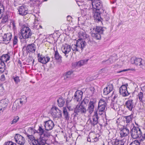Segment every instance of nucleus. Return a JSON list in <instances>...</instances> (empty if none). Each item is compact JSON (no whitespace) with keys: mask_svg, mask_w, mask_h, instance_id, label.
Listing matches in <instances>:
<instances>
[{"mask_svg":"<svg viewBox=\"0 0 145 145\" xmlns=\"http://www.w3.org/2000/svg\"><path fill=\"white\" fill-rule=\"evenodd\" d=\"M87 42L81 39H78L76 41V44L72 45L71 49L73 51L82 52L87 45Z\"/></svg>","mask_w":145,"mask_h":145,"instance_id":"5","label":"nucleus"},{"mask_svg":"<svg viewBox=\"0 0 145 145\" xmlns=\"http://www.w3.org/2000/svg\"><path fill=\"white\" fill-rule=\"evenodd\" d=\"M4 10L3 5L0 4V19L2 17V13L4 11Z\"/></svg>","mask_w":145,"mask_h":145,"instance_id":"39","label":"nucleus"},{"mask_svg":"<svg viewBox=\"0 0 145 145\" xmlns=\"http://www.w3.org/2000/svg\"><path fill=\"white\" fill-rule=\"evenodd\" d=\"M71 49V47L68 44H65L62 46L61 50L65 54L66 57H68L67 54L70 52Z\"/></svg>","mask_w":145,"mask_h":145,"instance_id":"17","label":"nucleus"},{"mask_svg":"<svg viewBox=\"0 0 145 145\" xmlns=\"http://www.w3.org/2000/svg\"><path fill=\"white\" fill-rule=\"evenodd\" d=\"M14 138L16 143L20 145H24L25 143L24 138L19 134H16L14 137Z\"/></svg>","mask_w":145,"mask_h":145,"instance_id":"16","label":"nucleus"},{"mask_svg":"<svg viewBox=\"0 0 145 145\" xmlns=\"http://www.w3.org/2000/svg\"><path fill=\"white\" fill-rule=\"evenodd\" d=\"M5 65L4 62L0 61V72L3 73L5 69Z\"/></svg>","mask_w":145,"mask_h":145,"instance_id":"34","label":"nucleus"},{"mask_svg":"<svg viewBox=\"0 0 145 145\" xmlns=\"http://www.w3.org/2000/svg\"><path fill=\"white\" fill-rule=\"evenodd\" d=\"M36 131L33 128L30 127L28 128L27 131V133H29L30 135H32L33 134H34L35 133Z\"/></svg>","mask_w":145,"mask_h":145,"instance_id":"36","label":"nucleus"},{"mask_svg":"<svg viewBox=\"0 0 145 145\" xmlns=\"http://www.w3.org/2000/svg\"><path fill=\"white\" fill-rule=\"evenodd\" d=\"M15 82V83L16 84H18L20 82V80L19 77L18 76H16L15 77H14L13 78Z\"/></svg>","mask_w":145,"mask_h":145,"instance_id":"46","label":"nucleus"},{"mask_svg":"<svg viewBox=\"0 0 145 145\" xmlns=\"http://www.w3.org/2000/svg\"><path fill=\"white\" fill-rule=\"evenodd\" d=\"M10 58V56L8 54H3L0 57V61L1 62H7L9 60Z\"/></svg>","mask_w":145,"mask_h":145,"instance_id":"24","label":"nucleus"},{"mask_svg":"<svg viewBox=\"0 0 145 145\" xmlns=\"http://www.w3.org/2000/svg\"><path fill=\"white\" fill-rule=\"evenodd\" d=\"M129 145H140V143L138 140H136L131 142Z\"/></svg>","mask_w":145,"mask_h":145,"instance_id":"42","label":"nucleus"},{"mask_svg":"<svg viewBox=\"0 0 145 145\" xmlns=\"http://www.w3.org/2000/svg\"><path fill=\"white\" fill-rule=\"evenodd\" d=\"M51 114L55 117L59 118L62 116L61 110L56 107L52 108Z\"/></svg>","mask_w":145,"mask_h":145,"instance_id":"15","label":"nucleus"},{"mask_svg":"<svg viewBox=\"0 0 145 145\" xmlns=\"http://www.w3.org/2000/svg\"><path fill=\"white\" fill-rule=\"evenodd\" d=\"M12 36L10 33L5 34L3 37V41L5 42V44H7L9 43V41L11 40Z\"/></svg>","mask_w":145,"mask_h":145,"instance_id":"22","label":"nucleus"},{"mask_svg":"<svg viewBox=\"0 0 145 145\" xmlns=\"http://www.w3.org/2000/svg\"><path fill=\"white\" fill-rule=\"evenodd\" d=\"M16 103H14L12 107V110L14 111L16 110L18 108L17 106H16Z\"/></svg>","mask_w":145,"mask_h":145,"instance_id":"52","label":"nucleus"},{"mask_svg":"<svg viewBox=\"0 0 145 145\" xmlns=\"http://www.w3.org/2000/svg\"><path fill=\"white\" fill-rule=\"evenodd\" d=\"M16 100L18 101V102L19 103L20 106H21L23 104L27 102V98L25 97L24 96Z\"/></svg>","mask_w":145,"mask_h":145,"instance_id":"26","label":"nucleus"},{"mask_svg":"<svg viewBox=\"0 0 145 145\" xmlns=\"http://www.w3.org/2000/svg\"><path fill=\"white\" fill-rule=\"evenodd\" d=\"M63 116L65 119L67 120H69V114L68 112L67 108L65 107H63Z\"/></svg>","mask_w":145,"mask_h":145,"instance_id":"25","label":"nucleus"},{"mask_svg":"<svg viewBox=\"0 0 145 145\" xmlns=\"http://www.w3.org/2000/svg\"><path fill=\"white\" fill-rule=\"evenodd\" d=\"M18 63L19 64H22V62L20 61L19 60L18 61Z\"/></svg>","mask_w":145,"mask_h":145,"instance_id":"62","label":"nucleus"},{"mask_svg":"<svg viewBox=\"0 0 145 145\" xmlns=\"http://www.w3.org/2000/svg\"><path fill=\"white\" fill-rule=\"evenodd\" d=\"M114 57H111L109 59L107 60H104L102 61V63H103L105 62H106L107 64H109L112 63L113 62V60Z\"/></svg>","mask_w":145,"mask_h":145,"instance_id":"37","label":"nucleus"},{"mask_svg":"<svg viewBox=\"0 0 145 145\" xmlns=\"http://www.w3.org/2000/svg\"><path fill=\"white\" fill-rule=\"evenodd\" d=\"M125 105L126 108L130 111H132L135 107L133 100L132 99L128 100L125 103Z\"/></svg>","mask_w":145,"mask_h":145,"instance_id":"18","label":"nucleus"},{"mask_svg":"<svg viewBox=\"0 0 145 145\" xmlns=\"http://www.w3.org/2000/svg\"><path fill=\"white\" fill-rule=\"evenodd\" d=\"M44 123L45 129V130H44L48 133V131L52 130L54 126V122L51 120L44 121Z\"/></svg>","mask_w":145,"mask_h":145,"instance_id":"11","label":"nucleus"},{"mask_svg":"<svg viewBox=\"0 0 145 145\" xmlns=\"http://www.w3.org/2000/svg\"><path fill=\"white\" fill-rule=\"evenodd\" d=\"M58 105L60 107H62L64 105L65 101L64 99L61 97L57 100Z\"/></svg>","mask_w":145,"mask_h":145,"instance_id":"28","label":"nucleus"},{"mask_svg":"<svg viewBox=\"0 0 145 145\" xmlns=\"http://www.w3.org/2000/svg\"><path fill=\"white\" fill-rule=\"evenodd\" d=\"M54 57L55 59L56 60H58L59 61H61L62 57L59 54L57 51V50H54Z\"/></svg>","mask_w":145,"mask_h":145,"instance_id":"27","label":"nucleus"},{"mask_svg":"<svg viewBox=\"0 0 145 145\" xmlns=\"http://www.w3.org/2000/svg\"><path fill=\"white\" fill-rule=\"evenodd\" d=\"M87 111L86 109L82 105H77L74 110V116H76L80 114L86 113Z\"/></svg>","mask_w":145,"mask_h":145,"instance_id":"9","label":"nucleus"},{"mask_svg":"<svg viewBox=\"0 0 145 145\" xmlns=\"http://www.w3.org/2000/svg\"><path fill=\"white\" fill-rule=\"evenodd\" d=\"M104 30L101 27L96 26L93 29L91 36L94 39L97 40H99L101 38V35H102Z\"/></svg>","mask_w":145,"mask_h":145,"instance_id":"6","label":"nucleus"},{"mask_svg":"<svg viewBox=\"0 0 145 145\" xmlns=\"http://www.w3.org/2000/svg\"><path fill=\"white\" fill-rule=\"evenodd\" d=\"M19 14L22 16H24L28 13V10L27 8L25 6H21L18 8Z\"/></svg>","mask_w":145,"mask_h":145,"instance_id":"20","label":"nucleus"},{"mask_svg":"<svg viewBox=\"0 0 145 145\" xmlns=\"http://www.w3.org/2000/svg\"><path fill=\"white\" fill-rule=\"evenodd\" d=\"M4 91V88L3 85L2 84H0V95L2 94Z\"/></svg>","mask_w":145,"mask_h":145,"instance_id":"45","label":"nucleus"},{"mask_svg":"<svg viewBox=\"0 0 145 145\" xmlns=\"http://www.w3.org/2000/svg\"><path fill=\"white\" fill-rule=\"evenodd\" d=\"M127 70V69H123L122 71H120L118 72V73H120L122 72L125 71Z\"/></svg>","mask_w":145,"mask_h":145,"instance_id":"57","label":"nucleus"},{"mask_svg":"<svg viewBox=\"0 0 145 145\" xmlns=\"http://www.w3.org/2000/svg\"><path fill=\"white\" fill-rule=\"evenodd\" d=\"M43 55H41L40 53L38 54L37 55V57H38V59H40V58L42 57Z\"/></svg>","mask_w":145,"mask_h":145,"instance_id":"56","label":"nucleus"},{"mask_svg":"<svg viewBox=\"0 0 145 145\" xmlns=\"http://www.w3.org/2000/svg\"><path fill=\"white\" fill-rule=\"evenodd\" d=\"M79 36L80 39L86 41L89 45L92 46L94 42L89 37V35L84 31H80L79 33Z\"/></svg>","mask_w":145,"mask_h":145,"instance_id":"7","label":"nucleus"},{"mask_svg":"<svg viewBox=\"0 0 145 145\" xmlns=\"http://www.w3.org/2000/svg\"><path fill=\"white\" fill-rule=\"evenodd\" d=\"M113 89V86L112 84L109 85L108 87L105 88L103 90V93L105 95L108 94Z\"/></svg>","mask_w":145,"mask_h":145,"instance_id":"23","label":"nucleus"},{"mask_svg":"<svg viewBox=\"0 0 145 145\" xmlns=\"http://www.w3.org/2000/svg\"><path fill=\"white\" fill-rule=\"evenodd\" d=\"M36 49L35 45L34 44L32 43L28 44L27 46H24L23 47L22 51L24 52L26 50V53L27 54L30 52L34 53L36 50Z\"/></svg>","mask_w":145,"mask_h":145,"instance_id":"13","label":"nucleus"},{"mask_svg":"<svg viewBox=\"0 0 145 145\" xmlns=\"http://www.w3.org/2000/svg\"><path fill=\"white\" fill-rule=\"evenodd\" d=\"M95 89L94 87H91L90 88V91H91V93H93Z\"/></svg>","mask_w":145,"mask_h":145,"instance_id":"54","label":"nucleus"},{"mask_svg":"<svg viewBox=\"0 0 145 145\" xmlns=\"http://www.w3.org/2000/svg\"><path fill=\"white\" fill-rule=\"evenodd\" d=\"M98 138L97 137H95V138H94V141L95 142H96L97 141H98Z\"/></svg>","mask_w":145,"mask_h":145,"instance_id":"58","label":"nucleus"},{"mask_svg":"<svg viewBox=\"0 0 145 145\" xmlns=\"http://www.w3.org/2000/svg\"><path fill=\"white\" fill-rule=\"evenodd\" d=\"M121 95L123 97H126L128 96L129 93L128 92L127 90H126L125 91L121 92L120 93Z\"/></svg>","mask_w":145,"mask_h":145,"instance_id":"41","label":"nucleus"},{"mask_svg":"<svg viewBox=\"0 0 145 145\" xmlns=\"http://www.w3.org/2000/svg\"><path fill=\"white\" fill-rule=\"evenodd\" d=\"M141 89L143 91H145V86L141 88Z\"/></svg>","mask_w":145,"mask_h":145,"instance_id":"59","label":"nucleus"},{"mask_svg":"<svg viewBox=\"0 0 145 145\" xmlns=\"http://www.w3.org/2000/svg\"><path fill=\"white\" fill-rule=\"evenodd\" d=\"M133 115L132 114L129 116H124V118H125V120L126 123H128L131 122L133 120Z\"/></svg>","mask_w":145,"mask_h":145,"instance_id":"29","label":"nucleus"},{"mask_svg":"<svg viewBox=\"0 0 145 145\" xmlns=\"http://www.w3.org/2000/svg\"><path fill=\"white\" fill-rule=\"evenodd\" d=\"M127 125L126 126H124L123 128L120 130V137L121 138L127 136L129 134V131L127 127Z\"/></svg>","mask_w":145,"mask_h":145,"instance_id":"19","label":"nucleus"},{"mask_svg":"<svg viewBox=\"0 0 145 145\" xmlns=\"http://www.w3.org/2000/svg\"><path fill=\"white\" fill-rule=\"evenodd\" d=\"M8 103V100L6 99L0 101V115L6 109Z\"/></svg>","mask_w":145,"mask_h":145,"instance_id":"14","label":"nucleus"},{"mask_svg":"<svg viewBox=\"0 0 145 145\" xmlns=\"http://www.w3.org/2000/svg\"><path fill=\"white\" fill-rule=\"evenodd\" d=\"M128 84L127 83L122 85L120 88V93L125 91L126 90H127V86Z\"/></svg>","mask_w":145,"mask_h":145,"instance_id":"33","label":"nucleus"},{"mask_svg":"<svg viewBox=\"0 0 145 145\" xmlns=\"http://www.w3.org/2000/svg\"><path fill=\"white\" fill-rule=\"evenodd\" d=\"M131 136L133 139L139 138L140 141L144 140L145 135H142L141 129L138 127L134 126L130 131Z\"/></svg>","mask_w":145,"mask_h":145,"instance_id":"4","label":"nucleus"},{"mask_svg":"<svg viewBox=\"0 0 145 145\" xmlns=\"http://www.w3.org/2000/svg\"><path fill=\"white\" fill-rule=\"evenodd\" d=\"M4 145H16V143H14L12 141H9L7 142H5Z\"/></svg>","mask_w":145,"mask_h":145,"instance_id":"48","label":"nucleus"},{"mask_svg":"<svg viewBox=\"0 0 145 145\" xmlns=\"http://www.w3.org/2000/svg\"><path fill=\"white\" fill-rule=\"evenodd\" d=\"M1 77H2V79H3V80H4L5 79V78H3H3H5V76L3 74L1 75Z\"/></svg>","mask_w":145,"mask_h":145,"instance_id":"60","label":"nucleus"},{"mask_svg":"<svg viewBox=\"0 0 145 145\" xmlns=\"http://www.w3.org/2000/svg\"><path fill=\"white\" fill-rule=\"evenodd\" d=\"M40 135L39 138H35L32 135L26 133V138L32 145H45L46 141L50 135V133L44 130L42 126H39L37 131Z\"/></svg>","mask_w":145,"mask_h":145,"instance_id":"1","label":"nucleus"},{"mask_svg":"<svg viewBox=\"0 0 145 145\" xmlns=\"http://www.w3.org/2000/svg\"><path fill=\"white\" fill-rule=\"evenodd\" d=\"M117 97V95L116 96V95H115L114 97H113V99H114V100H115V98Z\"/></svg>","mask_w":145,"mask_h":145,"instance_id":"64","label":"nucleus"},{"mask_svg":"<svg viewBox=\"0 0 145 145\" xmlns=\"http://www.w3.org/2000/svg\"><path fill=\"white\" fill-rule=\"evenodd\" d=\"M18 101H17V100H16L14 103H16V106H17L18 107V108H19V107L20 106L19 103H18Z\"/></svg>","mask_w":145,"mask_h":145,"instance_id":"55","label":"nucleus"},{"mask_svg":"<svg viewBox=\"0 0 145 145\" xmlns=\"http://www.w3.org/2000/svg\"><path fill=\"white\" fill-rule=\"evenodd\" d=\"M73 71L71 70L67 72L64 76V78L65 79H70L71 78V75L73 72Z\"/></svg>","mask_w":145,"mask_h":145,"instance_id":"32","label":"nucleus"},{"mask_svg":"<svg viewBox=\"0 0 145 145\" xmlns=\"http://www.w3.org/2000/svg\"><path fill=\"white\" fill-rule=\"evenodd\" d=\"M93 10L94 14V17L95 20L96 21L99 22L101 21L102 19L101 14L106 11L103 8L102 2L100 0H95L91 3Z\"/></svg>","mask_w":145,"mask_h":145,"instance_id":"3","label":"nucleus"},{"mask_svg":"<svg viewBox=\"0 0 145 145\" xmlns=\"http://www.w3.org/2000/svg\"><path fill=\"white\" fill-rule=\"evenodd\" d=\"M105 14L106 13H105V12L104 13H103L102 14H101L102 15V16H103L104 17V18H105L106 21H108V20L110 18L108 16L106 15V14H104V15H103V14H105Z\"/></svg>","mask_w":145,"mask_h":145,"instance_id":"49","label":"nucleus"},{"mask_svg":"<svg viewBox=\"0 0 145 145\" xmlns=\"http://www.w3.org/2000/svg\"><path fill=\"white\" fill-rule=\"evenodd\" d=\"M106 101L103 99L100 100L98 103L97 110L95 111L92 116V119H89L88 122H89L92 126H94L98 123V120L99 118L98 116L97 110L99 114L101 115L105 112V110L106 107Z\"/></svg>","mask_w":145,"mask_h":145,"instance_id":"2","label":"nucleus"},{"mask_svg":"<svg viewBox=\"0 0 145 145\" xmlns=\"http://www.w3.org/2000/svg\"><path fill=\"white\" fill-rule=\"evenodd\" d=\"M19 119V117L18 116H16L14 119L10 122V123L11 125L14 124L16 123L18 121Z\"/></svg>","mask_w":145,"mask_h":145,"instance_id":"38","label":"nucleus"},{"mask_svg":"<svg viewBox=\"0 0 145 145\" xmlns=\"http://www.w3.org/2000/svg\"><path fill=\"white\" fill-rule=\"evenodd\" d=\"M111 108L114 109L115 110H117L118 109V107H119L118 105L116 103L114 104L112 103L110 105Z\"/></svg>","mask_w":145,"mask_h":145,"instance_id":"40","label":"nucleus"},{"mask_svg":"<svg viewBox=\"0 0 145 145\" xmlns=\"http://www.w3.org/2000/svg\"><path fill=\"white\" fill-rule=\"evenodd\" d=\"M87 141H88V142H90L91 141V140L90 139V138H88V139H87Z\"/></svg>","mask_w":145,"mask_h":145,"instance_id":"63","label":"nucleus"},{"mask_svg":"<svg viewBox=\"0 0 145 145\" xmlns=\"http://www.w3.org/2000/svg\"><path fill=\"white\" fill-rule=\"evenodd\" d=\"M105 68H103L100 69L99 72L100 74L102 73H105Z\"/></svg>","mask_w":145,"mask_h":145,"instance_id":"53","label":"nucleus"},{"mask_svg":"<svg viewBox=\"0 0 145 145\" xmlns=\"http://www.w3.org/2000/svg\"><path fill=\"white\" fill-rule=\"evenodd\" d=\"M96 103L95 99H91L89 102L87 110L90 114H91L93 112Z\"/></svg>","mask_w":145,"mask_h":145,"instance_id":"12","label":"nucleus"},{"mask_svg":"<svg viewBox=\"0 0 145 145\" xmlns=\"http://www.w3.org/2000/svg\"><path fill=\"white\" fill-rule=\"evenodd\" d=\"M125 142L123 140H116L115 142L114 145H124Z\"/></svg>","mask_w":145,"mask_h":145,"instance_id":"35","label":"nucleus"},{"mask_svg":"<svg viewBox=\"0 0 145 145\" xmlns=\"http://www.w3.org/2000/svg\"><path fill=\"white\" fill-rule=\"evenodd\" d=\"M83 92L80 90H77L75 92L74 95V99L77 101L78 102L82 99Z\"/></svg>","mask_w":145,"mask_h":145,"instance_id":"21","label":"nucleus"},{"mask_svg":"<svg viewBox=\"0 0 145 145\" xmlns=\"http://www.w3.org/2000/svg\"><path fill=\"white\" fill-rule=\"evenodd\" d=\"M89 101L87 99L85 98L82 101L81 103L80 104L83 105V104H86Z\"/></svg>","mask_w":145,"mask_h":145,"instance_id":"47","label":"nucleus"},{"mask_svg":"<svg viewBox=\"0 0 145 145\" xmlns=\"http://www.w3.org/2000/svg\"><path fill=\"white\" fill-rule=\"evenodd\" d=\"M32 32L30 28L27 27H24L21 30V34L24 39L31 38Z\"/></svg>","mask_w":145,"mask_h":145,"instance_id":"8","label":"nucleus"},{"mask_svg":"<svg viewBox=\"0 0 145 145\" xmlns=\"http://www.w3.org/2000/svg\"><path fill=\"white\" fill-rule=\"evenodd\" d=\"M138 96L140 101L141 102L143 103L145 101V99H144L143 94L142 92H139Z\"/></svg>","mask_w":145,"mask_h":145,"instance_id":"31","label":"nucleus"},{"mask_svg":"<svg viewBox=\"0 0 145 145\" xmlns=\"http://www.w3.org/2000/svg\"><path fill=\"white\" fill-rule=\"evenodd\" d=\"M90 4H89V7L87 8V7H86V8H86V9H89L90 7Z\"/></svg>","mask_w":145,"mask_h":145,"instance_id":"61","label":"nucleus"},{"mask_svg":"<svg viewBox=\"0 0 145 145\" xmlns=\"http://www.w3.org/2000/svg\"><path fill=\"white\" fill-rule=\"evenodd\" d=\"M18 42V39H17V37L15 36L14 37V38L13 40V44L14 45H16L17 44Z\"/></svg>","mask_w":145,"mask_h":145,"instance_id":"44","label":"nucleus"},{"mask_svg":"<svg viewBox=\"0 0 145 145\" xmlns=\"http://www.w3.org/2000/svg\"><path fill=\"white\" fill-rule=\"evenodd\" d=\"M44 64H46L50 60V57L47 56H44Z\"/></svg>","mask_w":145,"mask_h":145,"instance_id":"43","label":"nucleus"},{"mask_svg":"<svg viewBox=\"0 0 145 145\" xmlns=\"http://www.w3.org/2000/svg\"><path fill=\"white\" fill-rule=\"evenodd\" d=\"M131 62L132 64H135L137 66H140L141 68L145 65V62L140 58L132 57L131 59Z\"/></svg>","mask_w":145,"mask_h":145,"instance_id":"10","label":"nucleus"},{"mask_svg":"<svg viewBox=\"0 0 145 145\" xmlns=\"http://www.w3.org/2000/svg\"><path fill=\"white\" fill-rule=\"evenodd\" d=\"M8 16L7 15L5 16L3 18L2 22L5 23L7 21Z\"/></svg>","mask_w":145,"mask_h":145,"instance_id":"50","label":"nucleus"},{"mask_svg":"<svg viewBox=\"0 0 145 145\" xmlns=\"http://www.w3.org/2000/svg\"><path fill=\"white\" fill-rule=\"evenodd\" d=\"M44 56L40 58V59H38V61L39 62L44 64Z\"/></svg>","mask_w":145,"mask_h":145,"instance_id":"51","label":"nucleus"},{"mask_svg":"<svg viewBox=\"0 0 145 145\" xmlns=\"http://www.w3.org/2000/svg\"><path fill=\"white\" fill-rule=\"evenodd\" d=\"M88 59H83L78 61L77 63V65L79 66H81L86 64L88 61Z\"/></svg>","mask_w":145,"mask_h":145,"instance_id":"30","label":"nucleus"}]
</instances>
